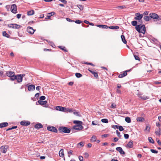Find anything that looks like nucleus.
I'll return each mask as SVG.
<instances>
[{"instance_id":"6","label":"nucleus","mask_w":161,"mask_h":161,"mask_svg":"<svg viewBox=\"0 0 161 161\" xmlns=\"http://www.w3.org/2000/svg\"><path fill=\"white\" fill-rule=\"evenodd\" d=\"M11 11L14 14H16L17 13V6L15 4H13L11 6Z\"/></svg>"},{"instance_id":"16","label":"nucleus","mask_w":161,"mask_h":161,"mask_svg":"<svg viewBox=\"0 0 161 161\" xmlns=\"http://www.w3.org/2000/svg\"><path fill=\"white\" fill-rule=\"evenodd\" d=\"M16 80L19 83L21 82L22 81V78L21 75H16Z\"/></svg>"},{"instance_id":"18","label":"nucleus","mask_w":161,"mask_h":161,"mask_svg":"<svg viewBox=\"0 0 161 161\" xmlns=\"http://www.w3.org/2000/svg\"><path fill=\"white\" fill-rule=\"evenodd\" d=\"M129 71V70H127L125 71L123 73L120 74L119 75V77L120 78H121L126 76L127 75V72Z\"/></svg>"},{"instance_id":"26","label":"nucleus","mask_w":161,"mask_h":161,"mask_svg":"<svg viewBox=\"0 0 161 161\" xmlns=\"http://www.w3.org/2000/svg\"><path fill=\"white\" fill-rule=\"evenodd\" d=\"M108 28L112 29L117 30L119 28V27L118 26H108Z\"/></svg>"},{"instance_id":"34","label":"nucleus","mask_w":161,"mask_h":161,"mask_svg":"<svg viewBox=\"0 0 161 161\" xmlns=\"http://www.w3.org/2000/svg\"><path fill=\"white\" fill-rule=\"evenodd\" d=\"M156 135L160 136L161 134V130L160 128H158V130L155 132Z\"/></svg>"},{"instance_id":"22","label":"nucleus","mask_w":161,"mask_h":161,"mask_svg":"<svg viewBox=\"0 0 161 161\" xmlns=\"http://www.w3.org/2000/svg\"><path fill=\"white\" fill-rule=\"evenodd\" d=\"M35 128L39 129L43 127V125L41 123H38L35 125L34 126Z\"/></svg>"},{"instance_id":"57","label":"nucleus","mask_w":161,"mask_h":161,"mask_svg":"<svg viewBox=\"0 0 161 161\" xmlns=\"http://www.w3.org/2000/svg\"><path fill=\"white\" fill-rule=\"evenodd\" d=\"M59 1H61L64 4H66L67 3V1L65 0H59Z\"/></svg>"},{"instance_id":"43","label":"nucleus","mask_w":161,"mask_h":161,"mask_svg":"<svg viewBox=\"0 0 161 161\" xmlns=\"http://www.w3.org/2000/svg\"><path fill=\"white\" fill-rule=\"evenodd\" d=\"M117 8L122 9L123 8H126V7L125 5H123V6H119L117 7H116Z\"/></svg>"},{"instance_id":"46","label":"nucleus","mask_w":161,"mask_h":161,"mask_svg":"<svg viewBox=\"0 0 161 161\" xmlns=\"http://www.w3.org/2000/svg\"><path fill=\"white\" fill-rule=\"evenodd\" d=\"M46 98V97L44 96H42L40 97V100L42 101L44 100Z\"/></svg>"},{"instance_id":"39","label":"nucleus","mask_w":161,"mask_h":161,"mask_svg":"<svg viewBox=\"0 0 161 161\" xmlns=\"http://www.w3.org/2000/svg\"><path fill=\"white\" fill-rule=\"evenodd\" d=\"M140 97L141 98V99H143V100H145L149 98V97H148L144 95L142 96H141Z\"/></svg>"},{"instance_id":"38","label":"nucleus","mask_w":161,"mask_h":161,"mask_svg":"<svg viewBox=\"0 0 161 161\" xmlns=\"http://www.w3.org/2000/svg\"><path fill=\"white\" fill-rule=\"evenodd\" d=\"M148 140L149 142L153 144L154 143V142L152 138L151 137H149L148 138Z\"/></svg>"},{"instance_id":"4","label":"nucleus","mask_w":161,"mask_h":161,"mask_svg":"<svg viewBox=\"0 0 161 161\" xmlns=\"http://www.w3.org/2000/svg\"><path fill=\"white\" fill-rule=\"evenodd\" d=\"M8 27L13 29H18L21 27V26L16 24H11L8 25Z\"/></svg>"},{"instance_id":"13","label":"nucleus","mask_w":161,"mask_h":161,"mask_svg":"<svg viewBox=\"0 0 161 161\" xmlns=\"http://www.w3.org/2000/svg\"><path fill=\"white\" fill-rule=\"evenodd\" d=\"M31 122L29 121H22L20 122V124L23 126H28L30 125Z\"/></svg>"},{"instance_id":"64","label":"nucleus","mask_w":161,"mask_h":161,"mask_svg":"<svg viewBox=\"0 0 161 161\" xmlns=\"http://www.w3.org/2000/svg\"><path fill=\"white\" fill-rule=\"evenodd\" d=\"M84 155H85V156L86 158L88 157L89 156L88 154L86 152L85 153H84Z\"/></svg>"},{"instance_id":"2","label":"nucleus","mask_w":161,"mask_h":161,"mask_svg":"<svg viewBox=\"0 0 161 161\" xmlns=\"http://www.w3.org/2000/svg\"><path fill=\"white\" fill-rule=\"evenodd\" d=\"M58 130L60 133H69L70 132L69 128L64 126H60L59 127Z\"/></svg>"},{"instance_id":"25","label":"nucleus","mask_w":161,"mask_h":161,"mask_svg":"<svg viewBox=\"0 0 161 161\" xmlns=\"http://www.w3.org/2000/svg\"><path fill=\"white\" fill-rule=\"evenodd\" d=\"M59 156L61 157H63L64 156V150L63 149H61L59 152Z\"/></svg>"},{"instance_id":"5","label":"nucleus","mask_w":161,"mask_h":161,"mask_svg":"<svg viewBox=\"0 0 161 161\" xmlns=\"http://www.w3.org/2000/svg\"><path fill=\"white\" fill-rule=\"evenodd\" d=\"M47 129L49 131L56 133H57L58 132V130L54 126H48L47 127Z\"/></svg>"},{"instance_id":"24","label":"nucleus","mask_w":161,"mask_h":161,"mask_svg":"<svg viewBox=\"0 0 161 161\" xmlns=\"http://www.w3.org/2000/svg\"><path fill=\"white\" fill-rule=\"evenodd\" d=\"M97 26L98 27L103 29H107L108 28V26L106 25H97Z\"/></svg>"},{"instance_id":"45","label":"nucleus","mask_w":161,"mask_h":161,"mask_svg":"<svg viewBox=\"0 0 161 161\" xmlns=\"http://www.w3.org/2000/svg\"><path fill=\"white\" fill-rule=\"evenodd\" d=\"M150 151L151 152L154 153H158V151H157L153 149H151L150 150Z\"/></svg>"},{"instance_id":"8","label":"nucleus","mask_w":161,"mask_h":161,"mask_svg":"<svg viewBox=\"0 0 161 161\" xmlns=\"http://www.w3.org/2000/svg\"><path fill=\"white\" fill-rule=\"evenodd\" d=\"M135 15L136 16L135 19L136 20H140L143 17V14H140L139 13L136 14Z\"/></svg>"},{"instance_id":"51","label":"nucleus","mask_w":161,"mask_h":161,"mask_svg":"<svg viewBox=\"0 0 161 161\" xmlns=\"http://www.w3.org/2000/svg\"><path fill=\"white\" fill-rule=\"evenodd\" d=\"M97 121H93L92 122V124L93 125H97Z\"/></svg>"},{"instance_id":"54","label":"nucleus","mask_w":161,"mask_h":161,"mask_svg":"<svg viewBox=\"0 0 161 161\" xmlns=\"http://www.w3.org/2000/svg\"><path fill=\"white\" fill-rule=\"evenodd\" d=\"M66 20L67 21L69 22H74V20H71L70 18H67Z\"/></svg>"},{"instance_id":"33","label":"nucleus","mask_w":161,"mask_h":161,"mask_svg":"<svg viewBox=\"0 0 161 161\" xmlns=\"http://www.w3.org/2000/svg\"><path fill=\"white\" fill-rule=\"evenodd\" d=\"M125 121L128 123H130L131 121L130 118L128 117L125 118Z\"/></svg>"},{"instance_id":"23","label":"nucleus","mask_w":161,"mask_h":161,"mask_svg":"<svg viewBox=\"0 0 161 161\" xmlns=\"http://www.w3.org/2000/svg\"><path fill=\"white\" fill-rule=\"evenodd\" d=\"M73 123L76 124V125H82V121L79 120H74L73 121Z\"/></svg>"},{"instance_id":"7","label":"nucleus","mask_w":161,"mask_h":161,"mask_svg":"<svg viewBox=\"0 0 161 161\" xmlns=\"http://www.w3.org/2000/svg\"><path fill=\"white\" fill-rule=\"evenodd\" d=\"M8 148V146L7 145L1 146L0 147L1 151L3 153H5L7 152Z\"/></svg>"},{"instance_id":"37","label":"nucleus","mask_w":161,"mask_h":161,"mask_svg":"<svg viewBox=\"0 0 161 161\" xmlns=\"http://www.w3.org/2000/svg\"><path fill=\"white\" fill-rule=\"evenodd\" d=\"M75 75L76 77L78 78H80L82 76V74L79 73H75Z\"/></svg>"},{"instance_id":"11","label":"nucleus","mask_w":161,"mask_h":161,"mask_svg":"<svg viewBox=\"0 0 161 161\" xmlns=\"http://www.w3.org/2000/svg\"><path fill=\"white\" fill-rule=\"evenodd\" d=\"M56 109L57 110L62 111L63 112H66V109L61 106H57L56 107Z\"/></svg>"},{"instance_id":"17","label":"nucleus","mask_w":161,"mask_h":161,"mask_svg":"<svg viewBox=\"0 0 161 161\" xmlns=\"http://www.w3.org/2000/svg\"><path fill=\"white\" fill-rule=\"evenodd\" d=\"M133 142L131 140L127 144V147L129 148H131L133 147Z\"/></svg>"},{"instance_id":"21","label":"nucleus","mask_w":161,"mask_h":161,"mask_svg":"<svg viewBox=\"0 0 161 161\" xmlns=\"http://www.w3.org/2000/svg\"><path fill=\"white\" fill-rule=\"evenodd\" d=\"M136 120L138 122H142L145 120V119L142 117H139L136 118Z\"/></svg>"},{"instance_id":"52","label":"nucleus","mask_w":161,"mask_h":161,"mask_svg":"<svg viewBox=\"0 0 161 161\" xmlns=\"http://www.w3.org/2000/svg\"><path fill=\"white\" fill-rule=\"evenodd\" d=\"M134 57L135 58L136 60H140V58H139V57L138 56L135 55H134Z\"/></svg>"},{"instance_id":"49","label":"nucleus","mask_w":161,"mask_h":161,"mask_svg":"<svg viewBox=\"0 0 161 161\" xmlns=\"http://www.w3.org/2000/svg\"><path fill=\"white\" fill-rule=\"evenodd\" d=\"M116 133L118 137H120L121 136L120 134V133L119 131L118 130H116Z\"/></svg>"},{"instance_id":"42","label":"nucleus","mask_w":161,"mask_h":161,"mask_svg":"<svg viewBox=\"0 0 161 161\" xmlns=\"http://www.w3.org/2000/svg\"><path fill=\"white\" fill-rule=\"evenodd\" d=\"M101 121L104 123H108V121L107 119H103L101 120Z\"/></svg>"},{"instance_id":"59","label":"nucleus","mask_w":161,"mask_h":161,"mask_svg":"<svg viewBox=\"0 0 161 161\" xmlns=\"http://www.w3.org/2000/svg\"><path fill=\"white\" fill-rule=\"evenodd\" d=\"M148 13H149L148 11H145V12H144V13L143 14V15H147L148 14Z\"/></svg>"},{"instance_id":"15","label":"nucleus","mask_w":161,"mask_h":161,"mask_svg":"<svg viewBox=\"0 0 161 161\" xmlns=\"http://www.w3.org/2000/svg\"><path fill=\"white\" fill-rule=\"evenodd\" d=\"M88 70L96 78H97L98 77V73L95 72V71L92 70L90 69H88Z\"/></svg>"},{"instance_id":"50","label":"nucleus","mask_w":161,"mask_h":161,"mask_svg":"<svg viewBox=\"0 0 161 161\" xmlns=\"http://www.w3.org/2000/svg\"><path fill=\"white\" fill-rule=\"evenodd\" d=\"M124 136L125 139H127L129 137V135L128 134H124Z\"/></svg>"},{"instance_id":"10","label":"nucleus","mask_w":161,"mask_h":161,"mask_svg":"<svg viewBox=\"0 0 161 161\" xmlns=\"http://www.w3.org/2000/svg\"><path fill=\"white\" fill-rule=\"evenodd\" d=\"M27 31L29 33L33 34L34 33L35 30L32 27L28 26L27 28Z\"/></svg>"},{"instance_id":"32","label":"nucleus","mask_w":161,"mask_h":161,"mask_svg":"<svg viewBox=\"0 0 161 161\" xmlns=\"http://www.w3.org/2000/svg\"><path fill=\"white\" fill-rule=\"evenodd\" d=\"M96 136H93L91 139V142H95L96 140Z\"/></svg>"},{"instance_id":"60","label":"nucleus","mask_w":161,"mask_h":161,"mask_svg":"<svg viewBox=\"0 0 161 161\" xmlns=\"http://www.w3.org/2000/svg\"><path fill=\"white\" fill-rule=\"evenodd\" d=\"M67 111L69 112H73V109H72L68 108Z\"/></svg>"},{"instance_id":"41","label":"nucleus","mask_w":161,"mask_h":161,"mask_svg":"<svg viewBox=\"0 0 161 161\" xmlns=\"http://www.w3.org/2000/svg\"><path fill=\"white\" fill-rule=\"evenodd\" d=\"M137 22L136 21H133L131 22V24L133 26H137Z\"/></svg>"},{"instance_id":"56","label":"nucleus","mask_w":161,"mask_h":161,"mask_svg":"<svg viewBox=\"0 0 161 161\" xmlns=\"http://www.w3.org/2000/svg\"><path fill=\"white\" fill-rule=\"evenodd\" d=\"M78 145L83 147L84 145V144L82 142H80L78 143Z\"/></svg>"},{"instance_id":"63","label":"nucleus","mask_w":161,"mask_h":161,"mask_svg":"<svg viewBox=\"0 0 161 161\" xmlns=\"http://www.w3.org/2000/svg\"><path fill=\"white\" fill-rule=\"evenodd\" d=\"M157 142L158 144V145L160 146H161V142L160 140L157 139Z\"/></svg>"},{"instance_id":"53","label":"nucleus","mask_w":161,"mask_h":161,"mask_svg":"<svg viewBox=\"0 0 161 161\" xmlns=\"http://www.w3.org/2000/svg\"><path fill=\"white\" fill-rule=\"evenodd\" d=\"M78 158L80 161H83V158L82 156H79Z\"/></svg>"},{"instance_id":"30","label":"nucleus","mask_w":161,"mask_h":161,"mask_svg":"<svg viewBox=\"0 0 161 161\" xmlns=\"http://www.w3.org/2000/svg\"><path fill=\"white\" fill-rule=\"evenodd\" d=\"M34 14V11L33 10L28 11L27 12V14L28 15H32Z\"/></svg>"},{"instance_id":"40","label":"nucleus","mask_w":161,"mask_h":161,"mask_svg":"<svg viewBox=\"0 0 161 161\" xmlns=\"http://www.w3.org/2000/svg\"><path fill=\"white\" fill-rule=\"evenodd\" d=\"M58 47L59 48L61 49H62V50H63L65 52H67V51L66 49L65 48V47H64L59 46Z\"/></svg>"},{"instance_id":"48","label":"nucleus","mask_w":161,"mask_h":161,"mask_svg":"<svg viewBox=\"0 0 161 161\" xmlns=\"http://www.w3.org/2000/svg\"><path fill=\"white\" fill-rule=\"evenodd\" d=\"M118 129L120 131H122L124 130V128L121 126H119L118 127Z\"/></svg>"},{"instance_id":"1","label":"nucleus","mask_w":161,"mask_h":161,"mask_svg":"<svg viewBox=\"0 0 161 161\" xmlns=\"http://www.w3.org/2000/svg\"><path fill=\"white\" fill-rule=\"evenodd\" d=\"M136 30L139 33H142L144 34L146 32V28L144 25H142L141 26L139 25L136 26L135 27Z\"/></svg>"},{"instance_id":"61","label":"nucleus","mask_w":161,"mask_h":161,"mask_svg":"<svg viewBox=\"0 0 161 161\" xmlns=\"http://www.w3.org/2000/svg\"><path fill=\"white\" fill-rule=\"evenodd\" d=\"M150 129V127L149 125H147L146 126V130H148L149 131V130Z\"/></svg>"},{"instance_id":"20","label":"nucleus","mask_w":161,"mask_h":161,"mask_svg":"<svg viewBox=\"0 0 161 161\" xmlns=\"http://www.w3.org/2000/svg\"><path fill=\"white\" fill-rule=\"evenodd\" d=\"M8 124L7 122H3L0 123V128H2L6 127L8 126Z\"/></svg>"},{"instance_id":"35","label":"nucleus","mask_w":161,"mask_h":161,"mask_svg":"<svg viewBox=\"0 0 161 161\" xmlns=\"http://www.w3.org/2000/svg\"><path fill=\"white\" fill-rule=\"evenodd\" d=\"M16 75H14L10 77V80L12 81H14L16 79Z\"/></svg>"},{"instance_id":"19","label":"nucleus","mask_w":161,"mask_h":161,"mask_svg":"<svg viewBox=\"0 0 161 161\" xmlns=\"http://www.w3.org/2000/svg\"><path fill=\"white\" fill-rule=\"evenodd\" d=\"M14 75H15V73L14 72L7 71L6 72V75L10 77Z\"/></svg>"},{"instance_id":"62","label":"nucleus","mask_w":161,"mask_h":161,"mask_svg":"<svg viewBox=\"0 0 161 161\" xmlns=\"http://www.w3.org/2000/svg\"><path fill=\"white\" fill-rule=\"evenodd\" d=\"M55 14V13L54 12H51V13H48V14L50 15L51 16L54 15Z\"/></svg>"},{"instance_id":"58","label":"nucleus","mask_w":161,"mask_h":161,"mask_svg":"<svg viewBox=\"0 0 161 161\" xmlns=\"http://www.w3.org/2000/svg\"><path fill=\"white\" fill-rule=\"evenodd\" d=\"M21 14H17L16 15L17 18L18 19H19L21 17Z\"/></svg>"},{"instance_id":"28","label":"nucleus","mask_w":161,"mask_h":161,"mask_svg":"<svg viewBox=\"0 0 161 161\" xmlns=\"http://www.w3.org/2000/svg\"><path fill=\"white\" fill-rule=\"evenodd\" d=\"M3 35L7 38H9L10 37V35L7 33L6 31L3 32Z\"/></svg>"},{"instance_id":"36","label":"nucleus","mask_w":161,"mask_h":161,"mask_svg":"<svg viewBox=\"0 0 161 161\" xmlns=\"http://www.w3.org/2000/svg\"><path fill=\"white\" fill-rule=\"evenodd\" d=\"M77 6L80 9V10H82L83 9L84 6L81 5H77Z\"/></svg>"},{"instance_id":"3","label":"nucleus","mask_w":161,"mask_h":161,"mask_svg":"<svg viewBox=\"0 0 161 161\" xmlns=\"http://www.w3.org/2000/svg\"><path fill=\"white\" fill-rule=\"evenodd\" d=\"M149 16L151 18L154 19H158V20L161 19V16H159L157 14L154 13H151L149 14Z\"/></svg>"},{"instance_id":"27","label":"nucleus","mask_w":161,"mask_h":161,"mask_svg":"<svg viewBox=\"0 0 161 161\" xmlns=\"http://www.w3.org/2000/svg\"><path fill=\"white\" fill-rule=\"evenodd\" d=\"M38 102L40 105H45L47 103L46 101H42L40 100H39L38 101Z\"/></svg>"},{"instance_id":"55","label":"nucleus","mask_w":161,"mask_h":161,"mask_svg":"<svg viewBox=\"0 0 161 161\" xmlns=\"http://www.w3.org/2000/svg\"><path fill=\"white\" fill-rule=\"evenodd\" d=\"M84 64H86L87 65H91L93 66H94V65L93 64L91 63L86 62V63H85Z\"/></svg>"},{"instance_id":"9","label":"nucleus","mask_w":161,"mask_h":161,"mask_svg":"<svg viewBox=\"0 0 161 161\" xmlns=\"http://www.w3.org/2000/svg\"><path fill=\"white\" fill-rule=\"evenodd\" d=\"M83 126L81 125H75L73 127V129H74L80 130H82L83 129Z\"/></svg>"},{"instance_id":"12","label":"nucleus","mask_w":161,"mask_h":161,"mask_svg":"<svg viewBox=\"0 0 161 161\" xmlns=\"http://www.w3.org/2000/svg\"><path fill=\"white\" fill-rule=\"evenodd\" d=\"M26 86L28 87V90L29 91H33L35 90V86L34 85H31L28 86L26 85Z\"/></svg>"},{"instance_id":"44","label":"nucleus","mask_w":161,"mask_h":161,"mask_svg":"<svg viewBox=\"0 0 161 161\" xmlns=\"http://www.w3.org/2000/svg\"><path fill=\"white\" fill-rule=\"evenodd\" d=\"M74 22H75V23L78 24H80L82 22V21L80 20L77 19L75 21H74Z\"/></svg>"},{"instance_id":"31","label":"nucleus","mask_w":161,"mask_h":161,"mask_svg":"<svg viewBox=\"0 0 161 161\" xmlns=\"http://www.w3.org/2000/svg\"><path fill=\"white\" fill-rule=\"evenodd\" d=\"M121 37L122 39V41L125 44H126L127 43V42L125 39V37L124 35H121Z\"/></svg>"},{"instance_id":"29","label":"nucleus","mask_w":161,"mask_h":161,"mask_svg":"<svg viewBox=\"0 0 161 161\" xmlns=\"http://www.w3.org/2000/svg\"><path fill=\"white\" fill-rule=\"evenodd\" d=\"M143 19L146 21H149L151 19L150 16H146L143 17Z\"/></svg>"},{"instance_id":"14","label":"nucleus","mask_w":161,"mask_h":161,"mask_svg":"<svg viewBox=\"0 0 161 161\" xmlns=\"http://www.w3.org/2000/svg\"><path fill=\"white\" fill-rule=\"evenodd\" d=\"M116 149L121 154H125L124 151L123 150L121 147H119L116 148Z\"/></svg>"},{"instance_id":"47","label":"nucleus","mask_w":161,"mask_h":161,"mask_svg":"<svg viewBox=\"0 0 161 161\" xmlns=\"http://www.w3.org/2000/svg\"><path fill=\"white\" fill-rule=\"evenodd\" d=\"M116 105L115 104L112 103L110 106V108H116Z\"/></svg>"}]
</instances>
